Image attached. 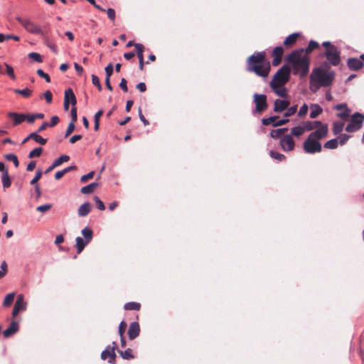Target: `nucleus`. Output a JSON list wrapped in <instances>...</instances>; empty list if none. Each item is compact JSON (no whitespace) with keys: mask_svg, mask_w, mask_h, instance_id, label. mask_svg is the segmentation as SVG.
I'll return each instance as SVG.
<instances>
[{"mask_svg":"<svg viewBox=\"0 0 364 364\" xmlns=\"http://www.w3.org/2000/svg\"><path fill=\"white\" fill-rule=\"evenodd\" d=\"M364 121V115L360 112H355L351 115L350 122L346 127L348 132H355L361 129Z\"/></svg>","mask_w":364,"mask_h":364,"instance_id":"0eeeda50","label":"nucleus"},{"mask_svg":"<svg viewBox=\"0 0 364 364\" xmlns=\"http://www.w3.org/2000/svg\"><path fill=\"white\" fill-rule=\"evenodd\" d=\"M28 58L38 63H41L43 61L41 55L36 52L30 53L28 54Z\"/></svg>","mask_w":364,"mask_h":364,"instance_id":"de8ad7c7","label":"nucleus"},{"mask_svg":"<svg viewBox=\"0 0 364 364\" xmlns=\"http://www.w3.org/2000/svg\"><path fill=\"white\" fill-rule=\"evenodd\" d=\"M18 329V323L16 321H13L9 327L3 331V336L4 338H9L17 333Z\"/></svg>","mask_w":364,"mask_h":364,"instance_id":"f3484780","label":"nucleus"},{"mask_svg":"<svg viewBox=\"0 0 364 364\" xmlns=\"http://www.w3.org/2000/svg\"><path fill=\"white\" fill-rule=\"evenodd\" d=\"M27 304L24 301V296L23 294H18L16 301L14 304V309L12 311V316H16L21 311H24L26 309Z\"/></svg>","mask_w":364,"mask_h":364,"instance_id":"9b49d317","label":"nucleus"},{"mask_svg":"<svg viewBox=\"0 0 364 364\" xmlns=\"http://www.w3.org/2000/svg\"><path fill=\"white\" fill-rule=\"evenodd\" d=\"M328 127L327 124H322V125L319 126L316 129V131L311 132L309 136L319 141L324 137H326L328 134Z\"/></svg>","mask_w":364,"mask_h":364,"instance_id":"9d476101","label":"nucleus"},{"mask_svg":"<svg viewBox=\"0 0 364 364\" xmlns=\"http://www.w3.org/2000/svg\"><path fill=\"white\" fill-rule=\"evenodd\" d=\"M92 84L96 86L98 89V90H102V85L100 83L99 77L95 75H92Z\"/></svg>","mask_w":364,"mask_h":364,"instance_id":"864d4df0","label":"nucleus"},{"mask_svg":"<svg viewBox=\"0 0 364 364\" xmlns=\"http://www.w3.org/2000/svg\"><path fill=\"white\" fill-rule=\"evenodd\" d=\"M303 48L293 50L287 60L291 64L294 75H299L301 78L304 77L309 71L310 58L307 55H302Z\"/></svg>","mask_w":364,"mask_h":364,"instance_id":"f257e3e1","label":"nucleus"},{"mask_svg":"<svg viewBox=\"0 0 364 364\" xmlns=\"http://www.w3.org/2000/svg\"><path fill=\"white\" fill-rule=\"evenodd\" d=\"M338 141L336 138H334V139H331L330 140H328V141H326L324 145H323V147L325 149H335L338 147Z\"/></svg>","mask_w":364,"mask_h":364,"instance_id":"473e14b6","label":"nucleus"},{"mask_svg":"<svg viewBox=\"0 0 364 364\" xmlns=\"http://www.w3.org/2000/svg\"><path fill=\"white\" fill-rule=\"evenodd\" d=\"M322 46L325 48V51L321 56L325 57L329 65L338 66L341 61V50L330 41L323 42Z\"/></svg>","mask_w":364,"mask_h":364,"instance_id":"20e7f679","label":"nucleus"},{"mask_svg":"<svg viewBox=\"0 0 364 364\" xmlns=\"http://www.w3.org/2000/svg\"><path fill=\"white\" fill-rule=\"evenodd\" d=\"M319 48V44L318 42L311 40L309 42L308 46L304 49V52H305L306 54H309L311 53L314 50L317 49Z\"/></svg>","mask_w":364,"mask_h":364,"instance_id":"c756f323","label":"nucleus"},{"mask_svg":"<svg viewBox=\"0 0 364 364\" xmlns=\"http://www.w3.org/2000/svg\"><path fill=\"white\" fill-rule=\"evenodd\" d=\"M306 131H311L316 128L319 127V126L322 125V122L321 121H306L304 122Z\"/></svg>","mask_w":364,"mask_h":364,"instance_id":"b1692460","label":"nucleus"},{"mask_svg":"<svg viewBox=\"0 0 364 364\" xmlns=\"http://www.w3.org/2000/svg\"><path fill=\"white\" fill-rule=\"evenodd\" d=\"M64 100H67L72 105L75 106L77 104V99L73 90L71 88H68L64 92Z\"/></svg>","mask_w":364,"mask_h":364,"instance_id":"aec40b11","label":"nucleus"},{"mask_svg":"<svg viewBox=\"0 0 364 364\" xmlns=\"http://www.w3.org/2000/svg\"><path fill=\"white\" fill-rule=\"evenodd\" d=\"M308 112V106L306 104H304L299 109L298 112V116L299 117H304L307 114Z\"/></svg>","mask_w":364,"mask_h":364,"instance_id":"13d9d810","label":"nucleus"},{"mask_svg":"<svg viewBox=\"0 0 364 364\" xmlns=\"http://www.w3.org/2000/svg\"><path fill=\"white\" fill-rule=\"evenodd\" d=\"M344 127V123L341 122H337L333 123V132L335 135H338L341 134L343 131Z\"/></svg>","mask_w":364,"mask_h":364,"instance_id":"c9c22d12","label":"nucleus"},{"mask_svg":"<svg viewBox=\"0 0 364 364\" xmlns=\"http://www.w3.org/2000/svg\"><path fill=\"white\" fill-rule=\"evenodd\" d=\"M8 271V265L6 261H3L1 264V269L0 272L1 274H0V279L3 278L7 273Z\"/></svg>","mask_w":364,"mask_h":364,"instance_id":"5fc2aeb1","label":"nucleus"},{"mask_svg":"<svg viewBox=\"0 0 364 364\" xmlns=\"http://www.w3.org/2000/svg\"><path fill=\"white\" fill-rule=\"evenodd\" d=\"M282 149L285 151H290L294 149L295 143L290 134L285 135L279 141Z\"/></svg>","mask_w":364,"mask_h":364,"instance_id":"f8f14e48","label":"nucleus"},{"mask_svg":"<svg viewBox=\"0 0 364 364\" xmlns=\"http://www.w3.org/2000/svg\"><path fill=\"white\" fill-rule=\"evenodd\" d=\"M114 68L112 63H109L105 68L106 77L110 78L113 73Z\"/></svg>","mask_w":364,"mask_h":364,"instance_id":"4d7b16f0","label":"nucleus"},{"mask_svg":"<svg viewBox=\"0 0 364 364\" xmlns=\"http://www.w3.org/2000/svg\"><path fill=\"white\" fill-rule=\"evenodd\" d=\"M81 234L84 237V239L86 240V243H90L92 240L93 231L91 228L85 227L82 230Z\"/></svg>","mask_w":364,"mask_h":364,"instance_id":"5701e85b","label":"nucleus"},{"mask_svg":"<svg viewBox=\"0 0 364 364\" xmlns=\"http://www.w3.org/2000/svg\"><path fill=\"white\" fill-rule=\"evenodd\" d=\"M269 155L272 159L277 160L278 161H282L285 159V156L277 151H270Z\"/></svg>","mask_w":364,"mask_h":364,"instance_id":"37998d69","label":"nucleus"},{"mask_svg":"<svg viewBox=\"0 0 364 364\" xmlns=\"http://www.w3.org/2000/svg\"><path fill=\"white\" fill-rule=\"evenodd\" d=\"M305 131H306V129H305L304 124H303V126L298 125V126L294 127L291 129L290 135H291V136L294 135L295 136H300L304 133Z\"/></svg>","mask_w":364,"mask_h":364,"instance_id":"c85d7f7f","label":"nucleus"},{"mask_svg":"<svg viewBox=\"0 0 364 364\" xmlns=\"http://www.w3.org/2000/svg\"><path fill=\"white\" fill-rule=\"evenodd\" d=\"M36 73H37V74H38V76H40L41 77L44 78V79H45V80H46L47 82H50V76L48 75V74H47L46 73H45L43 70H41V69H38V70H37Z\"/></svg>","mask_w":364,"mask_h":364,"instance_id":"6e6d98bb","label":"nucleus"},{"mask_svg":"<svg viewBox=\"0 0 364 364\" xmlns=\"http://www.w3.org/2000/svg\"><path fill=\"white\" fill-rule=\"evenodd\" d=\"M140 333L139 324L136 321L131 323L128 329V336L130 340H134L139 336Z\"/></svg>","mask_w":364,"mask_h":364,"instance_id":"dca6fc26","label":"nucleus"},{"mask_svg":"<svg viewBox=\"0 0 364 364\" xmlns=\"http://www.w3.org/2000/svg\"><path fill=\"white\" fill-rule=\"evenodd\" d=\"M297 110V105H294L290 107H288L287 109V111L284 114V117L287 118L288 117H290L291 115H294Z\"/></svg>","mask_w":364,"mask_h":364,"instance_id":"49530a36","label":"nucleus"},{"mask_svg":"<svg viewBox=\"0 0 364 364\" xmlns=\"http://www.w3.org/2000/svg\"><path fill=\"white\" fill-rule=\"evenodd\" d=\"M116 353L111 346L108 345L104 350L101 353V359L105 360L107 359L109 363L114 364L116 359Z\"/></svg>","mask_w":364,"mask_h":364,"instance_id":"ddd939ff","label":"nucleus"},{"mask_svg":"<svg viewBox=\"0 0 364 364\" xmlns=\"http://www.w3.org/2000/svg\"><path fill=\"white\" fill-rule=\"evenodd\" d=\"M278 118H279L278 116H271L267 118H263L262 119V124L264 126H268L270 124H272V125H273L274 123L277 122V119H278Z\"/></svg>","mask_w":364,"mask_h":364,"instance_id":"ea45409f","label":"nucleus"},{"mask_svg":"<svg viewBox=\"0 0 364 364\" xmlns=\"http://www.w3.org/2000/svg\"><path fill=\"white\" fill-rule=\"evenodd\" d=\"M310 107L311 111L310 112L309 117L311 119L316 118L323 112L322 108L318 104H311Z\"/></svg>","mask_w":364,"mask_h":364,"instance_id":"4be33fe9","label":"nucleus"},{"mask_svg":"<svg viewBox=\"0 0 364 364\" xmlns=\"http://www.w3.org/2000/svg\"><path fill=\"white\" fill-rule=\"evenodd\" d=\"M126 328H127V323L124 321H122L119 325V328H118V332H119V336H123Z\"/></svg>","mask_w":364,"mask_h":364,"instance_id":"e2e57ef3","label":"nucleus"},{"mask_svg":"<svg viewBox=\"0 0 364 364\" xmlns=\"http://www.w3.org/2000/svg\"><path fill=\"white\" fill-rule=\"evenodd\" d=\"M350 136L346 134H341L338 141L339 144L341 146L346 144Z\"/></svg>","mask_w":364,"mask_h":364,"instance_id":"0e129e2a","label":"nucleus"},{"mask_svg":"<svg viewBox=\"0 0 364 364\" xmlns=\"http://www.w3.org/2000/svg\"><path fill=\"white\" fill-rule=\"evenodd\" d=\"M247 70L255 73L259 77H267L270 70V64L265 58V52H256L247 60Z\"/></svg>","mask_w":364,"mask_h":364,"instance_id":"f03ea898","label":"nucleus"},{"mask_svg":"<svg viewBox=\"0 0 364 364\" xmlns=\"http://www.w3.org/2000/svg\"><path fill=\"white\" fill-rule=\"evenodd\" d=\"M98 183L97 182H93V183H91L84 187H82L80 190L81 193L82 194H90V193H92L95 189L98 186Z\"/></svg>","mask_w":364,"mask_h":364,"instance_id":"bb28decb","label":"nucleus"},{"mask_svg":"<svg viewBox=\"0 0 364 364\" xmlns=\"http://www.w3.org/2000/svg\"><path fill=\"white\" fill-rule=\"evenodd\" d=\"M1 181L4 188H8L11 185V181L9 175V171H4L1 176Z\"/></svg>","mask_w":364,"mask_h":364,"instance_id":"7c9ffc66","label":"nucleus"},{"mask_svg":"<svg viewBox=\"0 0 364 364\" xmlns=\"http://www.w3.org/2000/svg\"><path fill=\"white\" fill-rule=\"evenodd\" d=\"M290 101L288 100L277 99L274 103V112L281 113L288 108Z\"/></svg>","mask_w":364,"mask_h":364,"instance_id":"2eb2a0df","label":"nucleus"},{"mask_svg":"<svg viewBox=\"0 0 364 364\" xmlns=\"http://www.w3.org/2000/svg\"><path fill=\"white\" fill-rule=\"evenodd\" d=\"M16 21L21 24L26 31L35 35L45 36L41 28L28 18H23L20 16L16 18Z\"/></svg>","mask_w":364,"mask_h":364,"instance_id":"423d86ee","label":"nucleus"},{"mask_svg":"<svg viewBox=\"0 0 364 364\" xmlns=\"http://www.w3.org/2000/svg\"><path fill=\"white\" fill-rule=\"evenodd\" d=\"M303 148L306 153L311 154L319 153L322 150V146L319 141H317L310 136H308V138L304 141Z\"/></svg>","mask_w":364,"mask_h":364,"instance_id":"1a4fd4ad","label":"nucleus"},{"mask_svg":"<svg viewBox=\"0 0 364 364\" xmlns=\"http://www.w3.org/2000/svg\"><path fill=\"white\" fill-rule=\"evenodd\" d=\"M4 65L6 68V74L8 76H9L12 80H15L16 75L14 74V68L6 63H4Z\"/></svg>","mask_w":364,"mask_h":364,"instance_id":"09e8293b","label":"nucleus"},{"mask_svg":"<svg viewBox=\"0 0 364 364\" xmlns=\"http://www.w3.org/2000/svg\"><path fill=\"white\" fill-rule=\"evenodd\" d=\"M309 88L313 93H316L321 86L317 82L314 81L312 78H309Z\"/></svg>","mask_w":364,"mask_h":364,"instance_id":"c03bdc74","label":"nucleus"},{"mask_svg":"<svg viewBox=\"0 0 364 364\" xmlns=\"http://www.w3.org/2000/svg\"><path fill=\"white\" fill-rule=\"evenodd\" d=\"M4 158L8 161H12L16 168L18 167L19 161L17 156L14 154H6L4 155Z\"/></svg>","mask_w":364,"mask_h":364,"instance_id":"e433bc0d","label":"nucleus"},{"mask_svg":"<svg viewBox=\"0 0 364 364\" xmlns=\"http://www.w3.org/2000/svg\"><path fill=\"white\" fill-rule=\"evenodd\" d=\"M14 297H15L14 292L8 294L4 298L3 305L6 307L9 306L14 301Z\"/></svg>","mask_w":364,"mask_h":364,"instance_id":"58836bf2","label":"nucleus"},{"mask_svg":"<svg viewBox=\"0 0 364 364\" xmlns=\"http://www.w3.org/2000/svg\"><path fill=\"white\" fill-rule=\"evenodd\" d=\"M8 117L13 119V126L14 127L26 121L25 113L11 112L8 113Z\"/></svg>","mask_w":364,"mask_h":364,"instance_id":"a211bd4d","label":"nucleus"},{"mask_svg":"<svg viewBox=\"0 0 364 364\" xmlns=\"http://www.w3.org/2000/svg\"><path fill=\"white\" fill-rule=\"evenodd\" d=\"M42 171L41 169H38L36 172L35 176L32 178V180L30 181L31 185H35L38 182V180L42 176Z\"/></svg>","mask_w":364,"mask_h":364,"instance_id":"3c124183","label":"nucleus"},{"mask_svg":"<svg viewBox=\"0 0 364 364\" xmlns=\"http://www.w3.org/2000/svg\"><path fill=\"white\" fill-rule=\"evenodd\" d=\"M43 151V149L41 147H36L32 151H31L28 155V158H34V157H39Z\"/></svg>","mask_w":364,"mask_h":364,"instance_id":"79ce46f5","label":"nucleus"},{"mask_svg":"<svg viewBox=\"0 0 364 364\" xmlns=\"http://www.w3.org/2000/svg\"><path fill=\"white\" fill-rule=\"evenodd\" d=\"M134 47H135V50H136L138 58L144 59V55H143V51H144V46L141 43H135Z\"/></svg>","mask_w":364,"mask_h":364,"instance_id":"a19ab883","label":"nucleus"},{"mask_svg":"<svg viewBox=\"0 0 364 364\" xmlns=\"http://www.w3.org/2000/svg\"><path fill=\"white\" fill-rule=\"evenodd\" d=\"M75 240H76L75 247L77 248V252L79 254L85 249V247L89 243H86V240L84 238H82L81 237H77Z\"/></svg>","mask_w":364,"mask_h":364,"instance_id":"a878e982","label":"nucleus"},{"mask_svg":"<svg viewBox=\"0 0 364 364\" xmlns=\"http://www.w3.org/2000/svg\"><path fill=\"white\" fill-rule=\"evenodd\" d=\"M91 210V205L89 202H85L82 204L78 208V215L80 217H85L87 215Z\"/></svg>","mask_w":364,"mask_h":364,"instance_id":"412c9836","label":"nucleus"},{"mask_svg":"<svg viewBox=\"0 0 364 364\" xmlns=\"http://www.w3.org/2000/svg\"><path fill=\"white\" fill-rule=\"evenodd\" d=\"M75 127V123L73 122H70L67 127V129H66V132L65 134V137H68L70 134H71V133L74 131Z\"/></svg>","mask_w":364,"mask_h":364,"instance_id":"bf43d9fd","label":"nucleus"},{"mask_svg":"<svg viewBox=\"0 0 364 364\" xmlns=\"http://www.w3.org/2000/svg\"><path fill=\"white\" fill-rule=\"evenodd\" d=\"M141 305L139 303L130 301L127 302L124 304V309L127 311H139L140 309Z\"/></svg>","mask_w":364,"mask_h":364,"instance_id":"2f4dec72","label":"nucleus"},{"mask_svg":"<svg viewBox=\"0 0 364 364\" xmlns=\"http://www.w3.org/2000/svg\"><path fill=\"white\" fill-rule=\"evenodd\" d=\"M272 91L280 97H285L287 96V90L284 85H275L274 88H271Z\"/></svg>","mask_w":364,"mask_h":364,"instance_id":"393cba45","label":"nucleus"},{"mask_svg":"<svg viewBox=\"0 0 364 364\" xmlns=\"http://www.w3.org/2000/svg\"><path fill=\"white\" fill-rule=\"evenodd\" d=\"M14 92L16 94L21 95L23 97H29L31 95L32 90L28 88H24V89H14Z\"/></svg>","mask_w":364,"mask_h":364,"instance_id":"f704fd0d","label":"nucleus"},{"mask_svg":"<svg viewBox=\"0 0 364 364\" xmlns=\"http://www.w3.org/2000/svg\"><path fill=\"white\" fill-rule=\"evenodd\" d=\"M31 139L41 145H45L47 142V139L43 138L37 132H32L22 141L21 144H24Z\"/></svg>","mask_w":364,"mask_h":364,"instance_id":"6ab92c4d","label":"nucleus"},{"mask_svg":"<svg viewBox=\"0 0 364 364\" xmlns=\"http://www.w3.org/2000/svg\"><path fill=\"white\" fill-rule=\"evenodd\" d=\"M299 33H293L289 35L284 39V41L283 42L284 45L286 46L293 45L294 43H295V42L296 41V38H297V36H299Z\"/></svg>","mask_w":364,"mask_h":364,"instance_id":"cd10ccee","label":"nucleus"},{"mask_svg":"<svg viewBox=\"0 0 364 364\" xmlns=\"http://www.w3.org/2000/svg\"><path fill=\"white\" fill-rule=\"evenodd\" d=\"M46 102L50 104L53 100V95L50 90H47L43 93Z\"/></svg>","mask_w":364,"mask_h":364,"instance_id":"774afa93","label":"nucleus"},{"mask_svg":"<svg viewBox=\"0 0 364 364\" xmlns=\"http://www.w3.org/2000/svg\"><path fill=\"white\" fill-rule=\"evenodd\" d=\"M93 200L95 202L97 207L100 210H105V205L104 203L100 200V198L98 196H94Z\"/></svg>","mask_w":364,"mask_h":364,"instance_id":"8fccbe9b","label":"nucleus"},{"mask_svg":"<svg viewBox=\"0 0 364 364\" xmlns=\"http://www.w3.org/2000/svg\"><path fill=\"white\" fill-rule=\"evenodd\" d=\"M350 109L347 107L346 108L343 112H339L337 114L338 117L346 120L348 119L349 115H350Z\"/></svg>","mask_w":364,"mask_h":364,"instance_id":"603ef678","label":"nucleus"},{"mask_svg":"<svg viewBox=\"0 0 364 364\" xmlns=\"http://www.w3.org/2000/svg\"><path fill=\"white\" fill-rule=\"evenodd\" d=\"M70 159V156H68V155H65V154H63V155H61L60 157H58V159H56L53 162V164H54V166L55 167L61 165L64 162H67L68 161H69Z\"/></svg>","mask_w":364,"mask_h":364,"instance_id":"4c0bfd02","label":"nucleus"},{"mask_svg":"<svg viewBox=\"0 0 364 364\" xmlns=\"http://www.w3.org/2000/svg\"><path fill=\"white\" fill-rule=\"evenodd\" d=\"M291 69L284 65L274 74L272 81L269 83L271 88H274L275 85H284L287 83L290 79Z\"/></svg>","mask_w":364,"mask_h":364,"instance_id":"39448f33","label":"nucleus"},{"mask_svg":"<svg viewBox=\"0 0 364 364\" xmlns=\"http://www.w3.org/2000/svg\"><path fill=\"white\" fill-rule=\"evenodd\" d=\"M70 114L72 119L71 122H73L75 123L77 119V108L75 107V106L72 107Z\"/></svg>","mask_w":364,"mask_h":364,"instance_id":"69168bd1","label":"nucleus"},{"mask_svg":"<svg viewBox=\"0 0 364 364\" xmlns=\"http://www.w3.org/2000/svg\"><path fill=\"white\" fill-rule=\"evenodd\" d=\"M52 205L50 204H44L42 205H39L36 208V210L38 212L44 213L51 208Z\"/></svg>","mask_w":364,"mask_h":364,"instance_id":"680f3d73","label":"nucleus"},{"mask_svg":"<svg viewBox=\"0 0 364 364\" xmlns=\"http://www.w3.org/2000/svg\"><path fill=\"white\" fill-rule=\"evenodd\" d=\"M118 352L124 360H130L134 358L131 348H127L124 351L119 350Z\"/></svg>","mask_w":364,"mask_h":364,"instance_id":"72a5a7b5","label":"nucleus"},{"mask_svg":"<svg viewBox=\"0 0 364 364\" xmlns=\"http://www.w3.org/2000/svg\"><path fill=\"white\" fill-rule=\"evenodd\" d=\"M282 134L279 129H272L270 132V136L273 139H278Z\"/></svg>","mask_w":364,"mask_h":364,"instance_id":"338daca9","label":"nucleus"},{"mask_svg":"<svg viewBox=\"0 0 364 364\" xmlns=\"http://www.w3.org/2000/svg\"><path fill=\"white\" fill-rule=\"evenodd\" d=\"M334 77L335 73L333 71L327 72L321 68H314L309 77L321 87L330 86L333 82Z\"/></svg>","mask_w":364,"mask_h":364,"instance_id":"7ed1b4c3","label":"nucleus"},{"mask_svg":"<svg viewBox=\"0 0 364 364\" xmlns=\"http://www.w3.org/2000/svg\"><path fill=\"white\" fill-rule=\"evenodd\" d=\"M284 53V48L282 46H277L274 48L272 52L273 57L282 58Z\"/></svg>","mask_w":364,"mask_h":364,"instance_id":"a18cd8bd","label":"nucleus"},{"mask_svg":"<svg viewBox=\"0 0 364 364\" xmlns=\"http://www.w3.org/2000/svg\"><path fill=\"white\" fill-rule=\"evenodd\" d=\"M347 66L350 70H359L364 66V63L360 58H349L347 60Z\"/></svg>","mask_w":364,"mask_h":364,"instance_id":"4468645a","label":"nucleus"},{"mask_svg":"<svg viewBox=\"0 0 364 364\" xmlns=\"http://www.w3.org/2000/svg\"><path fill=\"white\" fill-rule=\"evenodd\" d=\"M94 175H95V171H90L88 173L81 176L80 181L82 182V183H85L88 179L92 178L94 176Z\"/></svg>","mask_w":364,"mask_h":364,"instance_id":"052dcab7","label":"nucleus"},{"mask_svg":"<svg viewBox=\"0 0 364 364\" xmlns=\"http://www.w3.org/2000/svg\"><path fill=\"white\" fill-rule=\"evenodd\" d=\"M253 102L255 104V107L252 110L253 114L262 113L268 107L267 97L264 94L255 93L253 95Z\"/></svg>","mask_w":364,"mask_h":364,"instance_id":"6e6552de","label":"nucleus"}]
</instances>
